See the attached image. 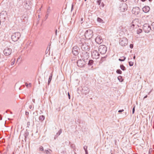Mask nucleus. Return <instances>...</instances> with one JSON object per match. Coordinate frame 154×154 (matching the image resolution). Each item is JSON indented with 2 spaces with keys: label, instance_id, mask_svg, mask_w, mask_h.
Masks as SVG:
<instances>
[{
  "label": "nucleus",
  "instance_id": "nucleus-42",
  "mask_svg": "<svg viewBox=\"0 0 154 154\" xmlns=\"http://www.w3.org/2000/svg\"><path fill=\"white\" fill-rule=\"evenodd\" d=\"M48 14H49L47 13L46 14V15L45 16V17L46 18V19H47V18H48Z\"/></svg>",
  "mask_w": 154,
  "mask_h": 154
},
{
  "label": "nucleus",
  "instance_id": "nucleus-8",
  "mask_svg": "<svg viewBox=\"0 0 154 154\" xmlns=\"http://www.w3.org/2000/svg\"><path fill=\"white\" fill-rule=\"evenodd\" d=\"M80 49L77 46H74L72 48V53L75 55H77L79 54Z\"/></svg>",
  "mask_w": 154,
  "mask_h": 154
},
{
  "label": "nucleus",
  "instance_id": "nucleus-39",
  "mask_svg": "<svg viewBox=\"0 0 154 154\" xmlns=\"http://www.w3.org/2000/svg\"><path fill=\"white\" fill-rule=\"evenodd\" d=\"M101 2V0H98L97 1V2L98 5H100Z\"/></svg>",
  "mask_w": 154,
  "mask_h": 154
},
{
  "label": "nucleus",
  "instance_id": "nucleus-31",
  "mask_svg": "<svg viewBox=\"0 0 154 154\" xmlns=\"http://www.w3.org/2000/svg\"><path fill=\"white\" fill-rule=\"evenodd\" d=\"M129 64L130 66H132L134 64V62L132 61H129Z\"/></svg>",
  "mask_w": 154,
  "mask_h": 154
},
{
  "label": "nucleus",
  "instance_id": "nucleus-37",
  "mask_svg": "<svg viewBox=\"0 0 154 154\" xmlns=\"http://www.w3.org/2000/svg\"><path fill=\"white\" fill-rule=\"evenodd\" d=\"M151 26L153 27L152 28L153 29V30H154V22H153L151 25Z\"/></svg>",
  "mask_w": 154,
  "mask_h": 154
},
{
  "label": "nucleus",
  "instance_id": "nucleus-52",
  "mask_svg": "<svg viewBox=\"0 0 154 154\" xmlns=\"http://www.w3.org/2000/svg\"><path fill=\"white\" fill-rule=\"evenodd\" d=\"M41 10V8H40L38 11V12H40Z\"/></svg>",
  "mask_w": 154,
  "mask_h": 154
},
{
  "label": "nucleus",
  "instance_id": "nucleus-44",
  "mask_svg": "<svg viewBox=\"0 0 154 154\" xmlns=\"http://www.w3.org/2000/svg\"><path fill=\"white\" fill-rule=\"evenodd\" d=\"M57 29H56L55 30V34L56 35H57Z\"/></svg>",
  "mask_w": 154,
  "mask_h": 154
},
{
  "label": "nucleus",
  "instance_id": "nucleus-2",
  "mask_svg": "<svg viewBox=\"0 0 154 154\" xmlns=\"http://www.w3.org/2000/svg\"><path fill=\"white\" fill-rule=\"evenodd\" d=\"M20 36V34L19 32H16L12 34L11 35V38L13 41L16 42L19 39Z\"/></svg>",
  "mask_w": 154,
  "mask_h": 154
},
{
  "label": "nucleus",
  "instance_id": "nucleus-17",
  "mask_svg": "<svg viewBox=\"0 0 154 154\" xmlns=\"http://www.w3.org/2000/svg\"><path fill=\"white\" fill-rule=\"evenodd\" d=\"M95 41L96 42L99 44L101 43L103 41L102 37L99 36H98L96 38Z\"/></svg>",
  "mask_w": 154,
  "mask_h": 154
},
{
  "label": "nucleus",
  "instance_id": "nucleus-25",
  "mask_svg": "<svg viewBox=\"0 0 154 154\" xmlns=\"http://www.w3.org/2000/svg\"><path fill=\"white\" fill-rule=\"evenodd\" d=\"M120 68L123 71H125L126 69L125 67L123 64L120 65Z\"/></svg>",
  "mask_w": 154,
  "mask_h": 154
},
{
  "label": "nucleus",
  "instance_id": "nucleus-6",
  "mask_svg": "<svg viewBox=\"0 0 154 154\" xmlns=\"http://www.w3.org/2000/svg\"><path fill=\"white\" fill-rule=\"evenodd\" d=\"M128 43V40L126 38L124 37L121 38L119 41V44L122 46H125Z\"/></svg>",
  "mask_w": 154,
  "mask_h": 154
},
{
  "label": "nucleus",
  "instance_id": "nucleus-54",
  "mask_svg": "<svg viewBox=\"0 0 154 154\" xmlns=\"http://www.w3.org/2000/svg\"><path fill=\"white\" fill-rule=\"evenodd\" d=\"M32 101L33 103H35V100L34 99H33Z\"/></svg>",
  "mask_w": 154,
  "mask_h": 154
},
{
  "label": "nucleus",
  "instance_id": "nucleus-7",
  "mask_svg": "<svg viewBox=\"0 0 154 154\" xmlns=\"http://www.w3.org/2000/svg\"><path fill=\"white\" fill-rule=\"evenodd\" d=\"M143 29L144 32L148 33L151 29L152 30L151 27L148 24H145L143 26Z\"/></svg>",
  "mask_w": 154,
  "mask_h": 154
},
{
  "label": "nucleus",
  "instance_id": "nucleus-56",
  "mask_svg": "<svg viewBox=\"0 0 154 154\" xmlns=\"http://www.w3.org/2000/svg\"><path fill=\"white\" fill-rule=\"evenodd\" d=\"M135 58V55L134 56V57H133V59L134 60Z\"/></svg>",
  "mask_w": 154,
  "mask_h": 154
},
{
  "label": "nucleus",
  "instance_id": "nucleus-4",
  "mask_svg": "<svg viewBox=\"0 0 154 154\" xmlns=\"http://www.w3.org/2000/svg\"><path fill=\"white\" fill-rule=\"evenodd\" d=\"M24 7L27 9H30L31 8L32 3L31 0H25Z\"/></svg>",
  "mask_w": 154,
  "mask_h": 154
},
{
  "label": "nucleus",
  "instance_id": "nucleus-14",
  "mask_svg": "<svg viewBox=\"0 0 154 154\" xmlns=\"http://www.w3.org/2000/svg\"><path fill=\"white\" fill-rule=\"evenodd\" d=\"M140 11V9L139 8L137 7L133 8L132 10V12L133 14L135 15L138 14Z\"/></svg>",
  "mask_w": 154,
  "mask_h": 154
},
{
  "label": "nucleus",
  "instance_id": "nucleus-36",
  "mask_svg": "<svg viewBox=\"0 0 154 154\" xmlns=\"http://www.w3.org/2000/svg\"><path fill=\"white\" fill-rule=\"evenodd\" d=\"M51 79H50L49 78L48 81V85H49L51 81Z\"/></svg>",
  "mask_w": 154,
  "mask_h": 154
},
{
  "label": "nucleus",
  "instance_id": "nucleus-46",
  "mask_svg": "<svg viewBox=\"0 0 154 154\" xmlns=\"http://www.w3.org/2000/svg\"><path fill=\"white\" fill-rule=\"evenodd\" d=\"M25 114L26 116H28L29 115V112H27V111H26Z\"/></svg>",
  "mask_w": 154,
  "mask_h": 154
},
{
  "label": "nucleus",
  "instance_id": "nucleus-19",
  "mask_svg": "<svg viewBox=\"0 0 154 154\" xmlns=\"http://www.w3.org/2000/svg\"><path fill=\"white\" fill-rule=\"evenodd\" d=\"M62 132V129H60L57 132V136L56 137V136H55L54 137V139H55L56 138V137H57L60 135V134Z\"/></svg>",
  "mask_w": 154,
  "mask_h": 154
},
{
  "label": "nucleus",
  "instance_id": "nucleus-27",
  "mask_svg": "<svg viewBox=\"0 0 154 154\" xmlns=\"http://www.w3.org/2000/svg\"><path fill=\"white\" fill-rule=\"evenodd\" d=\"M116 72L117 73L120 74H121L122 73V71L119 69L117 70Z\"/></svg>",
  "mask_w": 154,
  "mask_h": 154
},
{
  "label": "nucleus",
  "instance_id": "nucleus-43",
  "mask_svg": "<svg viewBox=\"0 0 154 154\" xmlns=\"http://www.w3.org/2000/svg\"><path fill=\"white\" fill-rule=\"evenodd\" d=\"M123 111H124V110L123 109L120 110H119L118 111V112H123Z\"/></svg>",
  "mask_w": 154,
  "mask_h": 154
},
{
  "label": "nucleus",
  "instance_id": "nucleus-21",
  "mask_svg": "<svg viewBox=\"0 0 154 154\" xmlns=\"http://www.w3.org/2000/svg\"><path fill=\"white\" fill-rule=\"evenodd\" d=\"M29 135V132L28 131H27V130H26V131H25L23 135L24 136V137L25 138V139Z\"/></svg>",
  "mask_w": 154,
  "mask_h": 154
},
{
  "label": "nucleus",
  "instance_id": "nucleus-55",
  "mask_svg": "<svg viewBox=\"0 0 154 154\" xmlns=\"http://www.w3.org/2000/svg\"><path fill=\"white\" fill-rule=\"evenodd\" d=\"M73 5H72V7H71L72 10L73 9Z\"/></svg>",
  "mask_w": 154,
  "mask_h": 154
},
{
  "label": "nucleus",
  "instance_id": "nucleus-29",
  "mask_svg": "<svg viewBox=\"0 0 154 154\" xmlns=\"http://www.w3.org/2000/svg\"><path fill=\"white\" fill-rule=\"evenodd\" d=\"M12 62H11V66H12L13 65L15 62V59H12Z\"/></svg>",
  "mask_w": 154,
  "mask_h": 154
},
{
  "label": "nucleus",
  "instance_id": "nucleus-57",
  "mask_svg": "<svg viewBox=\"0 0 154 154\" xmlns=\"http://www.w3.org/2000/svg\"><path fill=\"white\" fill-rule=\"evenodd\" d=\"M142 2H144L146 0H141Z\"/></svg>",
  "mask_w": 154,
  "mask_h": 154
},
{
  "label": "nucleus",
  "instance_id": "nucleus-10",
  "mask_svg": "<svg viewBox=\"0 0 154 154\" xmlns=\"http://www.w3.org/2000/svg\"><path fill=\"white\" fill-rule=\"evenodd\" d=\"M91 56L93 59H97L100 57V54L96 50H94L91 53Z\"/></svg>",
  "mask_w": 154,
  "mask_h": 154
},
{
  "label": "nucleus",
  "instance_id": "nucleus-16",
  "mask_svg": "<svg viewBox=\"0 0 154 154\" xmlns=\"http://www.w3.org/2000/svg\"><path fill=\"white\" fill-rule=\"evenodd\" d=\"M90 91V90L89 89L88 87L85 86L82 89V93L83 94H84L86 95L87 94L89 93Z\"/></svg>",
  "mask_w": 154,
  "mask_h": 154
},
{
  "label": "nucleus",
  "instance_id": "nucleus-51",
  "mask_svg": "<svg viewBox=\"0 0 154 154\" xmlns=\"http://www.w3.org/2000/svg\"><path fill=\"white\" fill-rule=\"evenodd\" d=\"M147 97V95H146V96H145L144 97H143V99H145Z\"/></svg>",
  "mask_w": 154,
  "mask_h": 154
},
{
  "label": "nucleus",
  "instance_id": "nucleus-26",
  "mask_svg": "<svg viewBox=\"0 0 154 154\" xmlns=\"http://www.w3.org/2000/svg\"><path fill=\"white\" fill-rule=\"evenodd\" d=\"M121 58H119V60L120 61H123L126 59V57L124 56H123L121 57Z\"/></svg>",
  "mask_w": 154,
  "mask_h": 154
},
{
  "label": "nucleus",
  "instance_id": "nucleus-18",
  "mask_svg": "<svg viewBox=\"0 0 154 154\" xmlns=\"http://www.w3.org/2000/svg\"><path fill=\"white\" fill-rule=\"evenodd\" d=\"M150 10V8L147 6H144L143 8V11L145 13L148 12Z\"/></svg>",
  "mask_w": 154,
  "mask_h": 154
},
{
  "label": "nucleus",
  "instance_id": "nucleus-60",
  "mask_svg": "<svg viewBox=\"0 0 154 154\" xmlns=\"http://www.w3.org/2000/svg\"><path fill=\"white\" fill-rule=\"evenodd\" d=\"M38 17H39H39H40V16H39V15H38Z\"/></svg>",
  "mask_w": 154,
  "mask_h": 154
},
{
  "label": "nucleus",
  "instance_id": "nucleus-45",
  "mask_svg": "<svg viewBox=\"0 0 154 154\" xmlns=\"http://www.w3.org/2000/svg\"><path fill=\"white\" fill-rule=\"evenodd\" d=\"M68 96L69 98V99H70V94H69V92L68 93Z\"/></svg>",
  "mask_w": 154,
  "mask_h": 154
},
{
  "label": "nucleus",
  "instance_id": "nucleus-35",
  "mask_svg": "<svg viewBox=\"0 0 154 154\" xmlns=\"http://www.w3.org/2000/svg\"><path fill=\"white\" fill-rule=\"evenodd\" d=\"M39 150L42 151H43L44 150L42 146H41L39 148Z\"/></svg>",
  "mask_w": 154,
  "mask_h": 154
},
{
  "label": "nucleus",
  "instance_id": "nucleus-15",
  "mask_svg": "<svg viewBox=\"0 0 154 154\" xmlns=\"http://www.w3.org/2000/svg\"><path fill=\"white\" fill-rule=\"evenodd\" d=\"M127 6L125 3H122L120 5L119 9L121 11H124L127 10Z\"/></svg>",
  "mask_w": 154,
  "mask_h": 154
},
{
  "label": "nucleus",
  "instance_id": "nucleus-48",
  "mask_svg": "<svg viewBox=\"0 0 154 154\" xmlns=\"http://www.w3.org/2000/svg\"><path fill=\"white\" fill-rule=\"evenodd\" d=\"M52 74H51L50 75V76L49 77V78L50 79H52Z\"/></svg>",
  "mask_w": 154,
  "mask_h": 154
},
{
  "label": "nucleus",
  "instance_id": "nucleus-41",
  "mask_svg": "<svg viewBox=\"0 0 154 154\" xmlns=\"http://www.w3.org/2000/svg\"><path fill=\"white\" fill-rule=\"evenodd\" d=\"M130 47L131 48H132L133 47V44H131L130 45Z\"/></svg>",
  "mask_w": 154,
  "mask_h": 154
},
{
  "label": "nucleus",
  "instance_id": "nucleus-34",
  "mask_svg": "<svg viewBox=\"0 0 154 154\" xmlns=\"http://www.w3.org/2000/svg\"><path fill=\"white\" fill-rule=\"evenodd\" d=\"M50 11H51V9H50V7H49L47 9V13L49 14L50 13Z\"/></svg>",
  "mask_w": 154,
  "mask_h": 154
},
{
  "label": "nucleus",
  "instance_id": "nucleus-30",
  "mask_svg": "<svg viewBox=\"0 0 154 154\" xmlns=\"http://www.w3.org/2000/svg\"><path fill=\"white\" fill-rule=\"evenodd\" d=\"M142 32V30L141 29H139L137 30V34H139L141 33Z\"/></svg>",
  "mask_w": 154,
  "mask_h": 154
},
{
  "label": "nucleus",
  "instance_id": "nucleus-64",
  "mask_svg": "<svg viewBox=\"0 0 154 154\" xmlns=\"http://www.w3.org/2000/svg\"><path fill=\"white\" fill-rule=\"evenodd\" d=\"M128 154H129V153H128Z\"/></svg>",
  "mask_w": 154,
  "mask_h": 154
},
{
  "label": "nucleus",
  "instance_id": "nucleus-22",
  "mask_svg": "<svg viewBox=\"0 0 154 154\" xmlns=\"http://www.w3.org/2000/svg\"><path fill=\"white\" fill-rule=\"evenodd\" d=\"M118 79L120 82H122L123 81V79L122 78V76H119L118 77Z\"/></svg>",
  "mask_w": 154,
  "mask_h": 154
},
{
  "label": "nucleus",
  "instance_id": "nucleus-58",
  "mask_svg": "<svg viewBox=\"0 0 154 154\" xmlns=\"http://www.w3.org/2000/svg\"><path fill=\"white\" fill-rule=\"evenodd\" d=\"M83 20V18H82L81 19V20L82 21Z\"/></svg>",
  "mask_w": 154,
  "mask_h": 154
},
{
  "label": "nucleus",
  "instance_id": "nucleus-53",
  "mask_svg": "<svg viewBox=\"0 0 154 154\" xmlns=\"http://www.w3.org/2000/svg\"><path fill=\"white\" fill-rule=\"evenodd\" d=\"M29 108L30 109H31L32 108V106L31 105L29 106Z\"/></svg>",
  "mask_w": 154,
  "mask_h": 154
},
{
  "label": "nucleus",
  "instance_id": "nucleus-32",
  "mask_svg": "<svg viewBox=\"0 0 154 154\" xmlns=\"http://www.w3.org/2000/svg\"><path fill=\"white\" fill-rule=\"evenodd\" d=\"M25 85L27 87L28 86L31 87V83H29V84H28L27 83H25Z\"/></svg>",
  "mask_w": 154,
  "mask_h": 154
},
{
  "label": "nucleus",
  "instance_id": "nucleus-47",
  "mask_svg": "<svg viewBox=\"0 0 154 154\" xmlns=\"http://www.w3.org/2000/svg\"><path fill=\"white\" fill-rule=\"evenodd\" d=\"M45 151L46 152V153H47V154H48V153H49V151H48V150H45Z\"/></svg>",
  "mask_w": 154,
  "mask_h": 154
},
{
  "label": "nucleus",
  "instance_id": "nucleus-12",
  "mask_svg": "<svg viewBox=\"0 0 154 154\" xmlns=\"http://www.w3.org/2000/svg\"><path fill=\"white\" fill-rule=\"evenodd\" d=\"M77 64L78 66L80 67H84L85 65V61L83 60H79L77 62Z\"/></svg>",
  "mask_w": 154,
  "mask_h": 154
},
{
  "label": "nucleus",
  "instance_id": "nucleus-61",
  "mask_svg": "<svg viewBox=\"0 0 154 154\" xmlns=\"http://www.w3.org/2000/svg\"><path fill=\"white\" fill-rule=\"evenodd\" d=\"M87 1V0H85V1Z\"/></svg>",
  "mask_w": 154,
  "mask_h": 154
},
{
  "label": "nucleus",
  "instance_id": "nucleus-49",
  "mask_svg": "<svg viewBox=\"0 0 154 154\" xmlns=\"http://www.w3.org/2000/svg\"><path fill=\"white\" fill-rule=\"evenodd\" d=\"M101 6L103 7L104 6V4L103 3H102L101 4Z\"/></svg>",
  "mask_w": 154,
  "mask_h": 154
},
{
  "label": "nucleus",
  "instance_id": "nucleus-9",
  "mask_svg": "<svg viewBox=\"0 0 154 154\" xmlns=\"http://www.w3.org/2000/svg\"><path fill=\"white\" fill-rule=\"evenodd\" d=\"M7 16L6 11H2L0 14V20L2 22H4Z\"/></svg>",
  "mask_w": 154,
  "mask_h": 154
},
{
  "label": "nucleus",
  "instance_id": "nucleus-33",
  "mask_svg": "<svg viewBox=\"0 0 154 154\" xmlns=\"http://www.w3.org/2000/svg\"><path fill=\"white\" fill-rule=\"evenodd\" d=\"M71 147L73 150H75V146L74 144H71Z\"/></svg>",
  "mask_w": 154,
  "mask_h": 154
},
{
  "label": "nucleus",
  "instance_id": "nucleus-23",
  "mask_svg": "<svg viewBox=\"0 0 154 154\" xmlns=\"http://www.w3.org/2000/svg\"><path fill=\"white\" fill-rule=\"evenodd\" d=\"M94 63V61L92 60H90L88 63L89 66H91L93 65Z\"/></svg>",
  "mask_w": 154,
  "mask_h": 154
},
{
  "label": "nucleus",
  "instance_id": "nucleus-1",
  "mask_svg": "<svg viewBox=\"0 0 154 154\" xmlns=\"http://www.w3.org/2000/svg\"><path fill=\"white\" fill-rule=\"evenodd\" d=\"M79 45L83 51H88L90 50V47L88 43L85 42H83L80 41L79 42Z\"/></svg>",
  "mask_w": 154,
  "mask_h": 154
},
{
  "label": "nucleus",
  "instance_id": "nucleus-63",
  "mask_svg": "<svg viewBox=\"0 0 154 154\" xmlns=\"http://www.w3.org/2000/svg\"><path fill=\"white\" fill-rule=\"evenodd\" d=\"M14 154V153H13V154Z\"/></svg>",
  "mask_w": 154,
  "mask_h": 154
},
{
  "label": "nucleus",
  "instance_id": "nucleus-11",
  "mask_svg": "<svg viewBox=\"0 0 154 154\" xmlns=\"http://www.w3.org/2000/svg\"><path fill=\"white\" fill-rule=\"evenodd\" d=\"M82 60L85 61L89 58V54L86 51H84L82 53L81 55Z\"/></svg>",
  "mask_w": 154,
  "mask_h": 154
},
{
  "label": "nucleus",
  "instance_id": "nucleus-59",
  "mask_svg": "<svg viewBox=\"0 0 154 154\" xmlns=\"http://www.w3.org/2000/svg\"><path fill=\"white\" fill-rule=\"evenodd\" d=\"M150 2L152 0H149Z\"/></svg>",
  "mask_w": 154,
  "mask_h": 154
},
{
  "label": "nucleus",
  "instance_id": "nucleus-3",
  "mask_svg": "<svg viewBox=\"0 0 154 154\" xmlns=\"http://www.w3.org/2000/svg\"><path fill=\"white\" fill-rule=\"evenodd\" d=\"M93 31L91 30H87L85 33V36L86 38L88 39H90L93 36Z\"/></svg>",
  "mask_w": 154,
  "mask_h": 154
},
{
  "label": "nucleus",
  "instance_id": "nucleus-40",
  "mask_svg": "<svg viewBox=\"0 0 154 154\" xmlns=\"http://www.w3.org/2000/svg\"><path fill=\"white\" fill-rule=\"evenodd\" d=\"M87 146H84L83 148L85 151L86 150H87Z\"/></svg>",
  "mask_w": 154,
  "mask_h": 154
},
{
  "label": "nucleus",
  "instance_id": "nucleus-28",
  "mask_svg": "<svg viewBox=\"0 0 154 154\" xmlns=\"http://www.w3.org/2000/svg\"><path fill=\"white\" fill-rule=\"evenodd\" d=\"M137 20H138V19H135L133 21V22H132V23H133L132 25L134 26H135L134 24V23H135L136 22H137Z\"/></svg>",
  "mask_w": 154,
  "mask_h": 154
},
{
  "label": "nucleus",
  "instance_id": "nucleus-5",
  "mask_svg": "<svg viewBox=\"0 0 154 154\" xmlns=\"http://www.w3.org/2000/svg\"><path fill=\"white\" fill-rule=\"evenodd\" d=\"M98 50L101 54H104L107 51V48L105 45H102L99 46Z\"/></svg>",
  "mask_w": 154,
  "mask_h": 154
},
{
  "label": "nucleus",
  "instance_id": "nucleus-13",
  "mask_svg": "<svg viewBox=\"0 0 154 154\" xmlns=\"http://www.w3.org/2000/svg\"><path fill=\"white\" fill-rule=\"evenodd\" d=\"M11 49L9 48H6L4 49L3 52L5 55L8 56L10 55L11 53Z\"/></svg>",
  "mask_w": 154,
  "mask_h": 154
},
{
  "label": "nucleus",
  "instance_id": "nucleus-20",
  "mask_svg": "<svg viewBox=\"0 0 154 154\" xmlns=\"http://www.w3.org/2000/svg\"><path fill=\"white\" fill-rule=\"evenodd\" d=\"M97 21L100 23H104L103 20L100 17H97Z\"/></svg>",
  "mask_w": 154,
  "mask_h": 154
},
{
  "label": "nucleus",
  "instance_id": "nucleus-38",
  "mask_svg": "<svg viewBox=\"0 0 154 154\" xmlns=\"http://www.w3.org/2000/svg\"><path fill=\"white\" fill-rule=\"evenodd\" d=\"M135 106H134L133 108V109H132V114H133L134 112V111H135Z\"/></svg>",
  "mask_w": 154,
  "mask_h": 154
},
{
  "label": "nucleus",
  "instance_id": "nucleus-62",
  "mask_svg": "<svg viewBox=\"0 0 154 154\" xmlns=\"http://www.w3.org/2000/svg\"><path fill=\"white\" fill-rule=\"evenodd\" d=\"M88 154V153H87H87H86V154Z\"/></svg>",
  "mask_w": 154,
  "mask_h": 154
},
{
  "label": "nucleus",
  "instance_id": "nucleus-24",
  "mask_svg": "<svg viewBox=\"0 0 154 154\" xmlns=\"http://www.w3.org/2000/svg\"><path fill=\"white\" fill-rule=\"evenodd\" d=\"M39 119L41 121H43L45 119V117L43 116H41L39 117Z\"/></svg>",
  "mask_w": 154,
  "mask_h": 154
},
{
  "label": "nucleus",
  "instance_id": "nucleus-50",
  "mask_svg": "<svg viewBox=\"0 0 154 154\" xmlns=\"http://www.w3.org/2000/svg\"><path fill=\"white\" fill-rule=\"evenodd\" d=\"M85 151V154L86 153H88V151L87 150H86Z\"/></svg>",
  "mask_w": 154,
  "mask_h": 154
}]
</instances>
